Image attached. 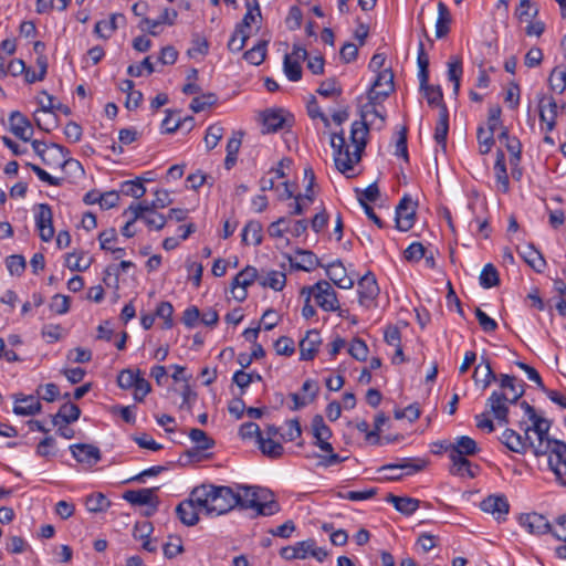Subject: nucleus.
I'll list each match as a JSON object with an SVG mask.
<instances>
[{"mask_svg":"<svg viewBox=\"0 0 566 566\" xmlns=\"http://www.w3.org/2000/svg\"><path fill=\"white\" fill-rule=\"evenodd\" d=\"M499 390H493L486 400V407L500 424H507L510 405L520 403L522 390L517 392L515 376L500 374Z\"/></svg>","mask_w":566,"mask_h":566,"instance_id":"3","label":"nucleus"},{"mask_svg":"<svg viewBox=\"0 0 566 566\" xmlns=\"http://www.w3.org/2000/svg\"><path fill=\"white\" fill-rule=\"evenodd\" d=\"M322 344L319 332L316 329L307 331L305 336L300 340V359L313 360Z\"/></svg>","mask_w":566,"mask_h":566,"instance_id":"21","label":"nucleus"},{"mask_svg":"<svg viewBox=\"0 0 566 566\" xmlns=\"http://www.w3.org/2000/svg\"><path fill=\"white\" fill-rule=\"evenodd\" d=\"M449 458L453 465V469L451 471L453 474L463 475L464 473H467L470 478H474L475 474L471 470L472 464L470 460L467 459V457L459 454H449Z\"/></svg>","mask_w":566,"mask_h":566,"instance_id":"50","label":"nucleus"},{"mask_svg":"<svg viewBox=\"0 0 566 566\" xmlns=\"http://www.w3.org/2000/svg\"><path fill=\"white\" fill-rule=\"evenodd\" d=\"M452 17L449 8L442 1L438 2V18L436 22V36L442 39L450 32Z\"/></svg>","mask_w":566,"mask_h":566,"instance_id":"36","label":"nucleus"},{"mask_svg":"<svg viewBox=\"0 0 566 566\" xmlns=\"http://www.w3.org/2000/svg\"><path fill=\"white\" fill-rule=\"evenodd\" d=\"M70 451L77 462L88 467L95 465L102 459L99 449L88 443L72 444Z\"/></svg>","mask_w":566,"mask_h":566,"instance_id":"16","label":"nucleus"},{"mask_svg":"<svg viewBox=\"0 0 566 566\" xmlns=\"http://www.w3.org/2000/svg\"><path fill=\"white\" fill-rule=\"evenodd\" d=\"M521 525L526 528L530 533L535 535H543L551 533L553 525L548 520L538 513H527L520 517Z\"/></svg>","mask_w":566,"mask_h":566,"instance_id":"20","label":"nucleus"},{"mask_svg":"<svg viewBox=\"0 0 566 566\" xmlns=\"http://www.w3.org/2000/svg\"><path fill=\"white\" fill-rule=\"evenodd\" d=\"M360 305L369 307L371 302L379 294V286L376 277L371 272H367L359 281L357 286Z\"/></svg>","mask_w":566,"mask_h":566,"instance_id":"14","label":"nucleus"},{"mask_svg":"<svg viewBox=\"0 0 566 566\" xmlns=\"http://www.w3.org/2000/svg\"><path fill=\"white\" fill-rule=\"evenodd\" d=\"M463 73L462 61L459 56H451L448 62V78L453 82V93L458 95Z\"/></svg>","mask_w":566,"mask_h":566,"instance_id":"42","label":"nucleus"},{"mask_svg":"<svg viewBox=\"0 0 566 566\" xmlns=\"http://www.w3.org/2000/svg\"><path fill=\"white\" fill-rule=\"evenodd\" d=\"M289 120L290 115L285 114L283 109H266L262 113V133H276L277 130L283 129L285 126H290Z\"/></svg>","mask_w":566,"mask_h":566,"instance_id":"15","label":"nucleus"},{"mask_svg":"<svg viewBox=\"0 0 566 566\" xmlns=\"http://www.w3.org/2000/svg\"><path fill=\"white\" fill-rule=\"evenodd\" d=\"M521 258L537 273L544 272L546 261L542 253L533 244L526 245L523 250H517Z\"/></svg>","mask_w":566,"mask_h":566,"instance_id":"31","label":"nucleus"},{"mask_svg":"<svg viewBox=\"0 0 566 566\" xmlns=\"http://www.w3.org/2000/svg\"><path fill=\"white\" fill-rule=\"evenodd\" d=\"M316 93L323 97H339L343 93V90L335 77H329L319 84Z\"/></svg>","mask_w":566,"mask_h":566,"instance_id":"48","label":"nucleus"},{"mask_svg":"<svg viewBox=\"0 0 566 566\" xmlns=\"http://www.w3.org/2000/svg\"><path fill=\"white\" fill-rule=\"evenodd\" d=\"M416 206L409 195H405L396 207V228L406 232L413 227L416 219Z\"/></svg>","mask_w":566,"mask_h":566,"instance_id":"8","label":"nucleus"},{"mask_svg":"<svg viewBox=\"0 0 566 566\" xmlns=\"http://www.w3.org/2000/svg\"><path fill=\"white\" fill-rule=\"evenodd\" d=\"M308 294L314 297L315 303L325 312H336L339 310L337 293L331 283L321 280L311 286H303L301 295Z\"/></svg>","mask_w":566,"mask_h":566,"instance_id":"4","label":"nucleus"},{"mask_svg":"<svg viewBox=\"0 0 566 566\" xmlns=\"http://www.w3.org/2000/svg\"><path fill=\"white\" fill-rule=\"evenodd\" d=\"M553 449L547 454L548 467L555 475L556 482L566 486V442H553Z\"/></svg>","mask_w":566,"mask_h":566,"instance_id":"7","label":"nucleus"},{"mask_svg":"<svg viewBox=\"0 0 566 566\" xmlns=\"http://www.w3.org/2000/svg\"><path fill=\"white\" fill-rule=\"evenodd\" d=\"M197 507H200V502L191 491L188 499L184 500L176 507V514L180 522L186 526H195L199 522V514Z\"/></svg>","mask_w":566,"mask_h":566,"instance_id":"13","label":"nucleus"},{"mask_svg":"<svg viewBox=\"0 0 566 566\" xmlns=\"http://www.w3.org/2000/svg\"><path fill=\"white\" fill-rule=\"evenodd\" d=\"M125 15L122 13L111 14L108 20H101L96 22L94 32L102 39H109L112 34L118 29V22H125Z\"/></svg>","mask_w":566,"mask_h":566,"instance_id":"33","label":"nucleus"},{"mask_svg":"<svg viewBox=\"0 0 566 566\" xmlns=\"http://www.w3.org/2000/svg\"><path fill=\"white\" fill-rule=\"evenodd\" d=\"M42 406L34 396L15 398L13 412L18 416H33L41 411Z\"/></svg>","mask_w":566,"mask_h":566,"instance_id":"34","label":"nucleus"},{"mask_svg":"<svg viewBox=\"0 0 566 566\" xmlns=\"http://www.w3.org/2000/svg\"><path fill=\"white\" fill-rule=\"evenodd\" d=\"M483 374L482 384L483 389H486L492 382L497 381L500 382V374H495L489 358L482 356L480 364L475 367L473 373V379L478 384L479 382V375Z\"/></svg>","mask_w":566,"mask_h":566,"instance_id":"30","label":"nucleus"},{"mask_svg":"<svg viewBox=\"0 0 566 566\" xmlns=\"http://www.w3.org/2000/svg\"><path fill=\"white\" fill-rule=\"evenodd\" d=\"M500 441L512 452L525 453L527 449L526 433L524 436L517 433L513 429H505L502 433Z\"/></svg>","mask_w":566,"mask_h":566,"instance_id":"26","label":"nucleus"},{"mask_svg":"<svg viewBox=\"0 0 566 566\" xmlns=\"http://www.w3.org/2000/svg\"><path fill=\"white\" fill-rule=\"evenodd\" d=\"M174 306L170 302L164 301L160 302L156 308L155 315L156 317L164 319V328L170 329L174 326L172 321Z\"/></svg>","mask_w":566,"mask_h":566,"instance_id":"59","label":"nucleus"},{"mask_svg":"<svg viewBox=\"0 0 566 566\" xmlns=\"http://www.w3.org/2000/svg\"><path fill=\"white\" fill-rule=\"evenodd\" d=\"M327 277L339 289H352L354 280L347 275L346 269L339 260L324 265Z\"/></svg>","mask_w":566,"mask_h":566,"instance_id":"22","label":"nucleus"},{"mask_svg":"<svg viewBox=\"0 0 566 566\" xmlns=\"http://www.w3.org/2000/svg\"><path fill=\"white\" fill-rule=\"evenodd\" d=\"M385 99H368L366 104L360 107V120H355L352 124L350 129V142L354 146V150H349V146L346 145L344 133H334L331 138V146L334 149V161L339 172L352 177L349 171L354 169V165L359 163L361 154L367 145V135L369 133V126L367 123L368 115H374L380 119V124L377 127L381 129L386 122V115L376 108V105L384 102Z\"/></svg>","mask_w":566,"mask_h":566,"instance_id":"1","label":"nucleus"},{"mask_svg":"<svg viewBox=\"0 0 566 566\" xmlns=\"http://www.w3.org/2000/svg\"><path fill=\"white\" fill-rule=\"evenodd\" d=\"M6 265L11 275L20 276L25 271V259L20 254H12L6 259Z\"/></svg>","mask_w":566,"mask_h":566,"instance_id":"62","label":"nucleus"},{"mask_svg":"<svg viewBox=\"0 0 566 566\" xmlns=\"http://www.w3.org/2000/svg\"><path fill=\"white\" fill-rule=\"evenodd\" d=\"M65 262H66V266L71 271H77V272L86 271L91 265V260H86V261L84 260L83 252L67 253Z\"/></svg>","mask_w":566,"mask_h":566,"instance_id":"58","label":"nucleus"},{"mask_svg":"<svg viewBox=\"0 0 566 566\" xmlns=\"http://www.w3.org/2000/svg\"><path fill=\"white\" fill-rule=\"evenodd\" d=\"M85 505L90 512L99 513L111 506V501L103 493H94L86 497Z\"/></svg>","mask_w":566,"mask_h":566,"instance_id":"47","label":"nucleus"},{"mask_svg":"<svg viewBox=\"0 0 566 566\" xmlns=\"http://www.w3.org/2000/svg\"><path fill=\"white\" fill-rule=\"evenodd\" d=\"M283 71L291 82H298L302 78V66L298 60H293L292 55L285 54L283 60Z\"/></svg>","mask_w":566,"mask_h":566,"instance_id":"46","label":"nucleus"},{"mask_svg":"<svg viewBox=\"0 0 566 566\" xmlns=\"http://www.w3.org/2000/svg\"><path fill=\"white\" fill-rule=\"evenodd\" d=\"M312 432L315 438L314 444L317 446L322 451L332 452L333 446L328 442L332 437V430L325 423L321 415H315L312 419Z\"/></svg>","mask_w":566,"mask_h":566,"instance_id":"19","label":"nucleus"},{"mask_svg":"<svg viewBox=\"0 0 566 566\" xmlns=\"http://www.w3.org/2000/svg\"><path fill=\"white\" fill-rule=\"evenodd\" d=\"M224 133V128L220 124H212L207 128L205 144L208 150L217 147Z\"/></svg>","mask_w":566,"mask_h":566,"instance_id":"55","label":"nucleus"},{"mask_svg":"<svg viewBox=\"0 0 566 566\" xmlns=\"http://www.w3.org/2000/svg\"><path fill=\"white\" fill-rule=\"evenodd\" d=\"M241 492L235 493L240 499L237 506L241 509H254L256 515L271 516L280 511L277 502H269L260 504L258 502V486H241Z\"/></svg>","mask_w":566,"mask_h":566,"instance_id":"5","label":"nucleus"},{"mask_svg":"<svg viewBox=\"0 0 566 566\" xmlns=\"http://www.w3.org/2000/svg\"><path fill=\"white\" fill-rule=\"evenodd\" d=\"M262 224L260 221L251 220L249 221L241 233V241L243 244L249 245H260L262 243Z\"/></svg>","mask_w":566,"mask_h":566,"instance_id":"38","label":"nucleus"},{"mask_svg":"<svg viewBox=\"0 0 566 566\" xmlns=\"http://www.w3.org/2000/svg\"><path fill=\"white\" fill-rule=\"evenodd\" d=\"M386 501L391 503L395 509L403 515H411L420 506V501L417 499L409 496H397L392 493L387 494Z\"/></svg>","mask_w":566,"mask_h":566,"instance_id":"28","label":"nucleus"},{"mask_svg":"<svg viewBox=\"0 0 566 566\" xmlns=\"http://www.w3.org/2000/svg\"><path fill=\"white\" fill-rule=\"evenodd\" d=\"M394 73L390 69L378 72V75L367 93L368 99H386L394 92Z\"/></svg>","mask_w":566,"mask_h":566,"instance_id":"9","label":"nucleus"},{"mask_svg":"<svg viewBox=\"0 0 566 566\" xmlns=\"http://www.w3.org/2000/svg\"><path fill=\"white\" fill-rule=\"evenodd\" d=\"M189 438L193 443H196L193 449L187 451L189 457L195 455L198 451H205L214 447V440L208 437V434L201 429L192 428L189 431Z\"/></svg>","mask_w":566,"mask_h":566,"instance_id":"39","label":"nucleus"},{"mask_svg":"<svg viewBox=\"0 0 566 566\" xmlns=\"http://www.w3.org/2000/svg\"><path fill=\"white\" fill-rule=\"evenodd\" d=\"M520 407L524 410L528 420L532 421V423H533V426L531 427V426H527L525 421L518 422L520 429L523 430L524 433H526V440H530L528 432L531 430L539 431V432H543V430H544V431L549 432V429L552 427L551 420H548L542 416H538L535 408L533 406H531L525 400L520 402Z\"/></svg>","mask_w":566,"mask_h":566,"instance_id":"12","label":"nucleus"},{"mask_svg":"<svg viewBox=\"0 0 566 566\" xmlns=\"http://www.w3.org/2000/svg\"><path fill=\"white\" fill-rule=\"evenodd\" d=\"M265 55H266V42L260 41L252 49L244 52L243 59L252 65H260L264 61Z\"/></svg>","mask_w":566,"mask_h":566,"instance_id":"49","label":"nucleus"},{"mask_svg":"<svg viewBox=\"0 0 566 566\" xmlns=\"http://www.w3.org/2000/svg\"><path fill=\"white\" fill-rule=\"evenodd\" d=\"M417 63L419 67L418 77L419 82L426 84L429 81V56L424 51V45L422 42L419 43L418 57Z\"/></svg>","mask_w":566,"mask_h":566,"instance_id":"54","label":"nucleus"},{"mask_svg":"<svg viewBox=\"0 0 566 566\" xmlns=\"http://www.w3.org/2000/svg\"><path fill=\"white\" fill-rule=\"evenodd\" d=\"M293 198H294V202L290 205V208H291L290 214L291 216H301V214H304L305 211L307 210V208L310 207V205L313 203L314 192H313V190L307 192V187H306L304 193H300L297 196H294Z\"/></svg>","mask_w":566,"mask_h":566,"instance_id":"41","label":"nucleus"},{"mask_svg":"<svg viewBox=\"0 0 566 566\" xmlns=\"http://www.w3.org/2000/svg\"><path fill=\"white\" fill-rule=\"evenodd\" d=\"M480 285L484 289H491L500 284V275L492 263H488L481 271Z\"/></svg>","mask_w":566,"mask_h":566,"instance_id":"45","label":"nucleus"},{"mask_svg":"<svg viewBox=\"0 0 566 566\" xmlns=\"http://www.w3.org/2000/svg\"><path fill=\"white\" fill-rule=\"evenodd\" d=\"M157 491L158 488L128 490L123 494V499L132 505H153L151 510L146 512V515L150 516L157 510Z\"/></svg>","mask_w":566,"mask_h":566,"instance_id":"10","label":"nucleus"},{"mask_svg":"<svg viewBox=\"0 0 566 566\" xmlns=\"http://www.w3.org/2000/svg\"><path fill=\"white\" fill-rule=\"evenodd\" d=\"M35 226L39 230L40 239L49 242L54 237L53 211L48 203H39L35 213Z\"/></svg>","mask_w":566,"mask_h":566,"instance_id":"11","label":"nucleus"},{"mask_svg":"<svg viewBox=\"0 0 566 566\" xmlns=\"http://www.w3.org/2000/svg\"><path fill=\"white\" fill-rule=\"evenodd\" d=\"M494 174L499 185V190H501L503 193H507L510 191V179L506 171L505 154L501 149L496 150Z\"/></svg>","mask_w":566,"mask_h":566,"instance_id":"32","label":"nucleus"},{"mask_svg":"<svg viewBox=\"0 0 566 566\" xmlns=\"http://www.w3.org/2000/svg\"><path fill=\"white\" fill-rule=\"evenodd\" d=\"M11 133L23 142H29L31 134H27L31 129L30 120L19 111H14L9 117Z\"/></svg>","mask_w":566,"mask_h":566,"instance_id":"24","label":"nucleus"},{"mask_svg":"<svg viewBox=\"0 0 566 566\" xmlns=\"http://www.w3.org/2000/svg\"><path fill=\"white\" fill-rule=\"evenodd\" d=\"M539 119L546 124V130L552 132L556 127L558 105L553 96L541 95L538 99Z\"/></svg>","mask_w":566,"mask_h":566,"instance_id":"18","label":"nucleus"},{"mask_svg":"<svg viewBox=\"0 0 566 566\" xmlns=\"http://www.w3.org/2000/svg\"><path fill=\"white\" fill-rule=\"evenodd\" d=\"M274 348L277 355L292 356L295 352V344L291 337L281 336L274 343Z\"/></svg>","mask_w":566,"mask_h":566,"instance_id":"64","label":"nucleus"},{"mask_svg":"<svg viewBox=\"0 0 566 566\" xmlns=\"http://www.w3.org/2000/svg\"><path fill=\"white\" fill-rule=\"evenodd\" d=\"M80 416V407L67 401L63 403L57 413L52 417V423L53 426H60V423L69 424L78 420Z\"/></svg>","mask_w":566,"mask_h":566,"instance_id":"29","label":"nucleus"},{"mask_svg":"<svg viewBox=\"0 0 566 566\" xmlns=\"http://www.w3.org/2000/svg\"><path fill=\"white\" fill-rule=\"evenodd\" d=\"M120 193L127 197H133L135 199H140L146 193V188L140 178H136L134 180H126L120 185Z\"/></svg>","mask_w":566,"mask_h":566,"instance_id":"44","label":"nucleus"},{"mask_svg":"<svg viewBox=\"0 0 566 566\" xmlns=\"http://www.w3.org/2000/svg\"><path fill=\"white\" fill-rule=\"evenodd\" d=\"M250 34L248 31H244L235 25V29L228 42V49L233 52H240L243 50Z\"/></svg>","mask_w":566,"mask_h":566,"instance_id":"56","label":"nucleus"},{"mask_svg":"<svg viewBox=\"0 0 566 566\" xmlns=\"http://www.w3.org/2000/svg\"><path fill=\"white\" fill-rule=\"evenodd\" d=\"M290 223L287 217H281L269 226L268 232L272 238H282L284 232H290Z\"/></svg>","mask_w":566,"mask_h":566,"instance_id":"63","label":"nucleus"},{"mask_svg":"<svg viewBox=\"0 0 566 566\" xmlns=\"http://www.w3.org/2000/svg\"><path fill=\"white\" fill-rule=\"evenodd\" d=\"M548 83L553 91L562 94L566 90V69L555 67L549 75Z\"/></svg>","mask_w":566,"mask_h":566,"instance_id":"57","label":"nucleus"},{"mask_svg":"<svg viewBox=\"0 0 566 566\" xmlns=\"http://www.w3.org/2000/svg\"><path fill=\"white\" fill-rule=\"evenodd\" d=\"M41 160L44 165L52 168H65L66 165H76V169L83 170L81 163L70 157V150L55 143L49 146V150L42 156Z\"/></svg>","mask_w":566,"mask_h":566,"instance_id":"6","label":"nucleus"},{"mask_svg":"<svg viewBox=\"0 0 566 566\" xmlns=\"http://www.w3.org/2000/svg\"><path fill=\"white\" fill-rule=\"evenodd\" d=\"M286 283V276L283 272L271 271L268 276L260 281L264 287H270L274 291H282Z\"/></svg>","mask_w":566,"mask_h":566,"instance_id":"51","label":"nucleus"},{"mask_svg":"<svg viewBox=\"0 0 566 566\" xmlns=\"http://www.w3.org/2000/svg\"><path fill=\"white\" fill-rule=\"evenodd\" d=\"M258 279V270L254 266L247 265L242 271H240L231 283V289L234 291L239 287L247 289L252 285L253 282Z\"/></svg>","mask_w":566,"mask_h":566,"instance_id":"40","label":"nucleus"},{"mask_svg":"<svg viewBox=\"0 0 566 566\" xmlns=\"http://www.w3.org/2000/svg\"><path fill=\"white\" fill-rule=\"evenodd\" d=\"M427 465V461L420 458H403L396 463L382 465L379 471H398L406 470V475L422 471Z\"/></svg>","mask_w":566,"mask_h":566,"instance_id":"23","label":"nucleus"},{"mask_svg":"<svg viewBox=\"0 0 566 566\" xmlns=\"http://www.w3.org/2000/svg\"><path fill=\"white\" fill-rule=\"evenodd\" d=\"M193 495L200 502L207 515H222L233 510L240 499L230 486L202 484L193 489Z\"/></svg>","mask_w":566,"mask_h":566,"instance_id":"2","label":"nucleus"},{"mask_svg":"<svg viewBox=\"0 0 566 566\" xmlns=\"http://www.w3.org/2000/svg\"><path fill=\"white\" fill-rule=\"evenodd\" d=\"M446 451H449V454L470 457L476 454L480 449L474 439L461 436L455 439L454 443L446 446Z\"/></svg>","mask_w":566,"mask_h":566,"instance_id":"25","label":"nucleus"},{"mask_svg":"<svg viewBox=\"0 0 566 566\" xmlns=\"http://www.w3.org/2000/svg\"><path fill=\"white\" fill-rule=\"evenodd\" d=\"M258 444L261 452L271 459H279L283 455V446L273 439H265L263 436L259 437Z\"/></svg>","mask_w":566,"mask_h":566,"instance_id":"43","label":"nucleus"},{"mask_svg":"<svg viewBox=\"0 0 566 566\" xmlns=\"http://www.w3.org/2000/svg\"><path fill=\"white\" fill-rule=\"evenodd\" d=\"M218 97L214 93H205L200 96L195 97L190 103V109L195 113H200L207 107L216 105Z\"/></svg>","mask_w":566,"mask_h":566,"instance_id":"53","label":"nucleus"},{"mask_svg":"<svg viewBox=\"0 0 566 566\" xmlns=\"http://www.w3.org/2000/svg\"><path fill=\"white\" fill-rule=\"evenodd\" d=\"M143 376L140 371L134 373L130 369H124L117 376V384L123 389H129L137 385L138 380H140Z\"/></svg>","mask_w":566,"mask_h":566,"instance_id":"60","label":"nucleus"},{"mask_svg":"<svg viewBox=\"0 0 566 566\" xmlns=\"http://www.w3.org/2000/svg\"><path fill=\"white\" fill-rule=\"evenodd\" d=\"M480 507L485 513H491L497 521H504L509 514L510 504L505 495H489L481 503Z\"/></svg>","mask_w":566,"mask_h":566,"instance_id":"17","label":"nucleus"},{"mask_svg":"<svg viewBox=\"0 0 566 566\" xmlns=\"http://www.w3.org/2000/svg\"><path fill=\"white\" fill-rule=\"evenodd\" d=\"M419 88L426 97L429 106L438 107L439 112L441 111L442 106H447L443 102V93L439 85H431L429 84V81L426 82V84L419 82Z\"/></svg>","mask_w":566,"mask_h":566,"instance_id":"37","label":"nucleus"},{"mask_svg":"<svg viewBox=\"0 0 566 566\" xmlns=\"http://www.w3.org/2000/svg\"><path fill=\"white\" fill-rule=\"evenodd\" d=\"M476 138L480 153L482 155L489 154L495 143L494 133L486 130L483 126H479L476 130Z\"/></svg>","mask_w":566,"mask_h":566,"instance_id":"52","label":"nucleus"},{"mask_svg":"<svg viewBox=\"0 0 566 566\" xmlns=\"http://www.w3.org/2000/svg\"><path fill=\"white\" fill-rule=\"evenodd\" d=\"M368 352V346L365 340L358 337L352 340L348 348L349 355L359 361H365L367 359Z\"/></svg>","mask_w":566,"mask_h":566,"instance_id":"61","label":"nucleus"},{"mask_svg":"<svg viewBox=\"0 0 566 566\" xmlns=\"http://www.w3.org/2000/svg\"><path fill=\"white\" fill-rule=\"evenodd\" d=\"M296 254L300 258L298 261L290 259V263L293 269L311 272L318 266H324L312 251L298 249Z\"/></svg>","mask_w":566,"mask_h":566,"instance_id":"27","label":"nucleus"},{"mask_svg":"<svg viewBox=\"0 0 566 566\" xmlns=\"http://www.w3.org/2000/svg\"><path fill=\"white\" fill-rule=\"evenodd\" d=\"M449 133V111L447 106H442L439 112V119L436 124L433 138L438 145L446 150L447 137Z\"/></svg>","mask_w":566,"mask_h":566,"instance_id":"35","label":"nucleus"}]
</instances>
